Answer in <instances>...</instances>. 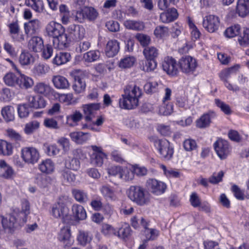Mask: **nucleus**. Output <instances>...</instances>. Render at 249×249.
<instances>
[{
	"mask_svg": "<svg viewBox=\"0 0 249 249\" xmlns=\"http://www.w3.org/2000/svg\"><path fill=\"white\" fill-rule=\"evenodd\" d=\"M107 158V155L106 153L92 154L90 156V162L96 166L101 167L104 163V159Z\"/></svg>",
	"mask_w": 249,
	"mask_h": 249,
	"instance_id": "48",
	"label": "nucleus"
},
{
	"mask_svg": "<svg viewBox=\"0 0 249 249\" xmlns=\"http://www.w3.org/2000/svg\"><path fill=\"white\" fill-rule=\"evenodd\" d=\"M52 81L54 87L57 89H67L70 87L68 80L60 75H53Z\"/></svg>",
	"mask_w": 249,
	"mask_h": 249,
	"instance_id": "26",
	"label": "nucleus"
},
{
	"mask_svg": "<svg viewBox=\"0 0 249 249\" xmlns=\"http://www.w3.org/2000/svg\"><path fill=\"white\" fill-rule=\"evenodd\" d=\"M119 50V42L116 40H110L106 45L105 53L108 57H112L118 53Z\"/></svg>",
	"mask_w": 249,
	"mask_h": 249,
	"instance_id": "24",
	"label": "nucleus"
},
{
	"mask_svg": "<svg viewBox=\"0 0 249 249\" xmlns=\"http://www.w3.org/2000/svg\"><path fill=\"white\" fill-rule=\"evenodd\" d=\"M100 191L103 196L107 200H115L117 199L114 191L109 187L103 186Z\"/></svg>",
	"mask_w": 249,
	"mask_h": 249,
	"instance_id": "39",
	"label": "nucleus"
},
{
	"mask_svg": "<svg viewBox=\"0 0 249 249\" xmlns=\"http://www.w3.org/2000/svg\"><path fill=\"white\" fill-rule=\"evenodd\" d=\"M220 25V18L214 15H208L203 18L202 26L209 33H215Z\"/></svg>",
	"mask_w": 249,
	"mask_h": 249,
	"instance_id": "8",
	"label": "nucleus"
},
{
	"mask_svg": "<svg viewBox=\"0 0 249 249\" xmlns=\"http://www.w3.org/2000/svg\"><path fill=\"white\" fill-rule=\"evenodd\" d=\"M100 52L98 50H91L84 54L83 59L85 61L91 63L99 59Z\"/></svg>",
	"mask_w": 249,
	"mask_h": 249,
	"instance_id": "42",
	"label": "nucleus"
},
{
	"mask_svg": "<svg viewBox=\"0 0 249 249\" xmlns=\"http://www.w3.org/2000/svg\"><path fill=\"white\" fill-rule=\"evenodd\" d=\"M73 217L77 220H83L87 218V213L84 208L79 204H73L71 208Z\"/></svg>",
	"mask_w": 249,
	"mask_h": 249,
	"instance_id": "28",
	"label": "nucleus"
},
{
	"mask_svg": "<svg viewBox=\"0 0 249 249\" xmlns=\"http://www.w3.org/2000/svg\"><path fill=\"white\" fill-rule=\"evenodd\" d=\"M18 76L13 72L7 73L3 77L4 83L9 87H16L17 86Z\"/></svg>",
	"mask_w": 249,
	"mask_h": 249,
	"instance_id": "38",
	"label": "nucleus"
},
{
	"mask_svg": "<svg viewBox=\"0 0 249 249\" xmlns=\"http://www.w3.org/2000/svg\"><path fill=\"white\" fill-rule=\"evenodd\" d=\"M28 46L30 49L35 52H40L43 48V41L41 38L33 36L29 40Z\"/></svg>",
	"mask_w": 249,
	"mask_h": 249,
	"instance_id": "30",
	"label": "nucleus"
},
{
	"mask_svg": "<svg viewBox=\"0 0 249 249\" xmlns=\"http://www.w3.org/2000/svg\"><path fill=\"white\" fill-rule=\"evenodd\" d=\"M239 66L231 67L230 68L223 70L219 74V77L221 80L224 82L225 87L229 90L233 91L239 90V88L236 85H232L228 81V79L231 75L235 72V70L238 69Z\"/></svg>",
	"mask_w": 249,
	"mask_h": 249,
	"instance_id": "11",
	"label": "nucleus"
},
{
	"mask_svg": "<svg viewBox=\"0 0 249 249\" xmlns=\"http://www.w3.org/2000/svg\"><path fill=\"white\" fill-rule=\"evenodd\" d=\"M135 37L142 46L148 45L151 42L150 37L146 35L138 33L136 34Z\"/></svg>",
	"mask_w": 249,
	"mask_h": 249,
	"instance_id": "62",
	"label": "nucleus"
},
{
	"mask_svg": "<svg viewBox=\"0 0 249 249\" xmlns=\"http://www.w3.org/2000/svg\"><path fill=\"white\" fill-rule=\"evenodd\" d=\"M168 31L167 27L163 26H159L155 28L154 34L157 38H162L168 35Z\"/></svg>",
	"mask_w": 249,
	"mask_h": 249,
	"instance_id": "60",
	"label": "nucleus"
},
{
	"mask_svg": "<svg viewBox=\"0 0 249 249\" xmlns=\"http://www.w3.org/2000/svg\"><path fill=\"white\" fill-rule=\"evenodd\" d=\"M65 28L60 23L54 21L49 22L45 27V34L53 38L54 47L59 49H64L68 47L71 40L65 33Z\"/></svg>",
	"mask_w": 249,
	"mask_h": 249,
	"instance_id": "1",
	"label": "nucleus"
},
{
	"mask_svg": "<svg viewBox=\"0 0 249 249\" xmlns=\"http://www.w3.org/2000/svg\"><path fill=\"white\" fill-rule=\"evenodd\" d=\"M67 197L61 196L59 198L57 202L52 208L51 214L54 218L60 219L64 222L69 219V209L67 206Z\"/></svg>",
	"mask_w": 249,
	"mask_h": 249,
	"instance_id": "4",
	"label": "nucleus"
},
{
	"mask_svg": "<svg viewBox=\"0 0 249 249\" xmlns=\"http://www.w3.org/2000/svg\"><path fill=\"white\" fill-rule=\"evenodd\" d=\"M155 145L161 158L168 160L172 157L174 150L168 141L164 139L158 140L156 141Z\"/></svg>",
	"mask_w": 249,
	"mask_h": 249,
	"instance_id": "7",
	"label": "nucleus"
},
{
	"mask_svg": "<svg viewBox=\"0 0 249 249\" xmlns=\"http://www.w3.org/2000/svg\"><path fill=\"white\" fill-rule=\"evenodd\" d=\"M17 72L19 74L17 86L20 89H25L31 88L34 84L33 79L31 77L22 74L19 70Z\"/></svg>",
	"mask_w": 249,
	"mask_h": 249,
	"instance_id": "20",
	"label": "nucleus"
},
{
	"mask_svg": "<svg viewBox=\"0 0 249 249\" xmlns=\"http://www.w3.org/2000/svg\"><path fill=\"white\" fill-rule=\"evenodd\" d=\"M40 21L37 19H34L26 22L24 24L25 33L27 36H31L36 34L40 27Z\"/></svg>",
	"mask_w": 249,
	"mask_h": 249,
	"instance_id": "19",
	"label": "nucleus"
},
{
	"mask_svg": "<svg viewBox=\"0 0 249 249\" xmlns=\"http://www.w3.org/2000/svg\"><path fill=\"white\" fill-rule=\"evenodd\" d=\"M142 90L135 85H127L124 89V93L119 100L120 107L123 109H132L139 105V98Z\"/></svg>",
	"mask_w": 249,
	"mask_h": 249,
	"instance_id": "2",
	"label": "nucleus"
},
{
	"mask_svg": "<svg viewBox=\"0 0 249 249\" xmlns=\"http://www.w3.org/2000/svg\"><path fill=\"white\" fill-rule=\"evenodd\" d=\"M15 111L13 107L6 106L1 108V114L6 122H12L15 119Z\"/></svg>",
	"mask_w": 249,
	"mask_h": 249,
	"instance_id": "29",
	"label": "nucleus"
},
{
	"mask_svg": "<svg viewBox=\"0 0 249 249\" xmlns=\"http://www.w3.org/2000/svg\"><path fill=\"white\" fill-rule=\"evenodd\" d=\"M238 40L239 44L242 47H246L249 46V30L248 29L244 30Z\"/></svg>",
	"mask_w": 249,
	"mask_h": 249,
	"instance_id": "59",
	"label": "nucleus"
},
{
	"mask_svg": "<svg viewBox=\"0 0 249 249\" xmlns=\"http://www.w3.org/2000/svg\"><path fill=\"white\" fill-rule=\"evenodd\" d=\"M86 18L89 21H94L98 17L99 14L96 9L92 7H84Z\"/></svg>",
	"mask_w": 249,
	"mask_h": 249,
	"instance_id": "53",
	"label": "nucleus"
},
{
	"mask_svg": "<svg viewBox=\"0 0 249 249\" xmlns=\"http://www.w3.org/2000/svg\"><path fill=\"white\" fill-rule=\"evenodd\" d=\"M178 65L176 60L170 56L165 57L162 62V68L166 73L171 76H175L178 73Z\"/></svg>",
	"mask_w": 249,
	"mask_h": 249,
	"instance_id": "12",
	"label": "nucleus"
},
{
	"mask_svg": "<svg viewBox=\"0 0 249 249\" xmlns=\"http://www.w3.org/2000/svg\"><path fill=\"white\" fill-rule=\"evenodd\" d=\"M34 91L38 94L43 95L46 97L54 92V90L49 84L43 82H39L35 85Z\"/></svg>",
	"mask_w": 249,
	"mask_h": 249,
	"instance_id": "18",
	"label": "nucleus"
},
{
	"mask_svg": "<svg viewBox=\"0 0 249 249\" xmlns=\"http://www.w3.org/2000/svg\"><path fill=\"white\" fill-rule=\"evenodd\" d=\"M75 72V81L72 88L76 93H81L85 91L86 87L85 78L87 76V72L80 70H76Z\"/></svg>",
	"mask_w": 249,
	"mask_h": 249,
	"instance_id": "10",
	"label": "nucleus"
},
{
	"mask_svg": "<svg viewBox=\"0 0 249 249\" xmlns=\"http://www.w3.org/2000/svg\"><path fill=\"white\" fill-rule=\"evenodd\" d=\"M71 54L67 52H61L56 54L53 59V63L57 66L64 64L71 59Z\"/></svg>",
	"mask_w": 249,
	"mask_h": 249,
	"instance_id": "32",
	"label": "nucleus"
},
{
	"mask_svg": "<svg viewBox=\"0 0 249 249\" xmlns=\"http://www.w3.org/2000/svg\"><path fill=\"white\" fill-rule=\"evenodd\" d=\"M178 65L181 71L188 74L193 73L198 66L196 60L190 55L182 56L179 60Z\"/></svg>",
	"mask_w": 249,
	"mask_h": 249,
	"instance_id": "6",
	"label": "nucleus"
},
{
	"mask_svg": "<svg viewBox=\"0 0 249 249\" xmlns=\"http://www.w3.org/2000/svg\"><path fill=\"white\" fill-rule=\"evenodd\" d=\"M173 105L169 102H162L159 107V113L160 114L167 116L170 115L173 111Z\"/></svg>",
	"mask_w": 249,
	"mask_h": 249,
	"instance_id": "50",
	"label": "nucleus"
},
{
	"mask_svg": "<svg viewBox=\"0 0 249 249\" xmlns=\"http://www.w3.org/2000/svg\"><path fill=\"white\" fill-rule=\"evenodd\" d=\"M128 196L129 199L139 206L148 205L150 196L144 188L140 186H131L128 190Z\"/></svg>",
	"mask_w": 249,
	"mask_h": 249,
	"instance_id": "3",
	"label": "nucleus"
},
{
	"mask_svg": "<svg viewBox=\"0 0 249 249\" xmlns=\"http://www.w3.org/2000/svg\"><path fill=\"white\" fill-rule=\"evenodd\" d=\"M72 194L76 200L79 202H85L88 200L87 194L83 190L73 189L72 191Z\"/></svg>",
	"mask_w": 249,
	"mask_h": 249,
	"instance_id": "54",
	"label": "nucleus"
},
{
	"mask_svg": "<svg viewBox=\"0 0 249 249\" xmlns=\"http://www.w3.org/2000/svg\"><path fill=\"white\" fill-rule=\"evenodd\" d=\"M214 149L221 160L225 159L231 152L228 142L222 139H219L215 142Z\"/></svg>",
	"mask_w": 249,
	"mask_h": 249,
	"instance_id": "13",
	"label": "nucleus"
},
{
	"mask_svg": "<svg viewBox=\"0 0 249 249\" xmlns=\"http://www.w3.org/2000/svg\"><path fill=\"white\" fill-rule=\"evenodd\" d=\"M10 32L12 35V37L18 41H22L24 40V37L23 35H20L19 37H17L19 33V28L17 22L11 23L9 26Z\"/></svg>",
	"mask_w": 249,
	"mask_h": 249,
	"instance_id": "44",
	"label": "nucleus"
},
{
	"mask_svg": "<svg viewBox=\"0 0 249 249\" xmlns=\"http://www.w3.org/2000/svg\"><path fill=\"white\" fill-rule=\"evenodd\" d=\"M28 106L34 108H42L46 106V101L41 96L28 95L26 97Z\"/></svg>",
	"mask_w": 249,
	"mask_h": 249,
	"instance_id": "17",
	"label": "nucleus"
},
{
	"mask_svg": "<svg viewBox=\"0 0 249 249\" xmlns=\"http://www.w3.org/2000/svg\"><path fill=\"white\" fill-rule=\"evenodd\" d=\"M17 221L14 215H0V231L11 232L15 228Z\"/></svg>",
	"mask_w": 249,
	"mask_h": 249,
	"instance_id": "9",
	"label": "nucleus"
},
{
	"mask_svg": "<svg viewBox=\"0 0 249 249\" xmlns=\"http://www.w3.org/2000/svg\"><path fill=\"white\" fill-rule=\"evenodd\" d=\"M13 153V146L11 143L0 140V155L10 156Z\"/></svg>",
	"mask_w": 249,
	"mask_h": 249,
	"instance_id": "40",
	"label": "nucleus"
},
{
	"mask_svg": "<svg viewBox=\"0 0 249 249\" xmlns=\"http://www.w3.org/2000/svg\"><path fill=\"white\" fill-rule=\"evenodd\" d=\"M213 112H209L202 115L196 121V126L199 128H205L210 126L211 120L215 117Z\"/></svg>",
	"mask_w": 249,
	"mask_h": 249,
	"instance_id": "22",
	"label": "nucleus"
},
{
	"mask_svg": "<svg viewBox=\"0 0 249 249\" xmlns=\"http://www.w3.org/2000/svg\"><path fill=\"white\" fill-rule=\"evenodd\" d=\"M68 31L73 39L83 38L85 36V29L81 25L73 24L69 27Z\"/></svg>",
	"mask_w": 249,
	"mask_h": 249,
	"instance_id": "23",
	"label": "nucleus"
},
{
	"mask_svg": "<svg viewBox=\"0 0 249 249\" xmlns=\"http://www.w3.org/2000/svg\"><path fill=\"white\" fill-rule=\"evenodd\" d=\"M235 12L239 16L245 17L249 14V0H237Z\"/></svg>",
	"mask_w": 249,
	"mask_h": 249,
	"instance_id": "21",
	"label": "nucleus"
},
{
	"mask_svg": "<svg viewBox=\"0 0 249 249\" xmlns=\"http://www.w3.org/2000/svg\"><path fill=\"white\" fill-rule=\"evenodd\" d=\"M123 24L127 29L134 31H142L145 28L144 23L139 20H126Z\"/></svg>",
	"mask_w": 249,
	"mask_h": 249,
	"instance_id": "31",
	"label": "nucleus"
},
{
	"mask_svg": "<svg viewBox=\"0 0 249 249\" xmlns=\"http://www.w3.org/2000/svg\"><path fill=\"white\" fill-rule=\"evenodd\" d=\"M101 232L106 236H111L116 235L117 231L112 225L105 223L102 225Z\"/></svg>",
	"mask_w": 249,
	"mask_h": 249,
	"instance_id": "52",
	"label": "nucleus"
},
{
	"mask_svg": "<svg viewBox=\"0 0 249 249\" xmlns=\"http://www.w3.org/2000/svg\"><path fill=\"white\" fill-rule=\"evenodd\" d=\"M240 26L237 24L226 29L224 32L225 36L228 38H232L238 35L240 31Z\"/></svg>",
	"mask_w": 249,
	"mask_h": 249,
	"instance_id": "56",
	"label": "nucleus"
},
{
	"mask_svg": "<svg viewBox=\"0 0 249 249\" xmlns=\"http://www.w3.org/2000/svg\"><path fill=\"white\" fill-rule=\"evenodd\" d=\"M157 67V63L155 59H146L144 63L143 64L142 70L149 72L153 71Z\"/></svg>",
	"mask_w": 249,
	"mask_h": 249,
	"instance_id": "58",
	"label": "nucleus"
},
{
	"mask_svg": "<svg viewBox=\"0 0 249 249\" xmlns=\"http://www.w3.org/2000/svg\"><path fill=\"white\" fill-rule=\"evenodd\" d=\"M159 53L158 49L154 46L146 47L143 50V54L145 59H155Z\"/></svg>",
	"mask_w": 249,
	"mask_h": 249,
	"instance_id": "43",
	"label": "nucleus"
},
{
	"mask_svg": "<svg viewBox=\"0 0 249 249\" xmlns=\"http://www.w3.org/2000/svg\"><path fill=\"white\" fill-rule=\"evenodd\" d=\"M147 187L153 194L159 195L163 194L166 188V184L155 179H149L147 181Z\"/></svg>",
	"mask_w": 249,
	"mask_h": 249,
	"instance_id": "14",
	"label": "nucleus"
},
{
	"mask_svg": "<svg viewBox=\"0 0 249 249\" xmlns=\"http://www.w3.org/2000/svg\"><path fill=\"white\" fill-rule=\"evenodd\" d=\"M183 147L186 151H191L196 148V141L192 139H186L184 141Z\"/></svg>",
	"mask_w": 249,
	"mask_h": 249,
	"instance_id": "64",
	"label": "nucleus"
},
{
	"mask_svg": "<svg viewBox=\"0 0 249 249\" xmlns=\"http://www.w3.org/2000/svg\"><path fill=\"white\" fill-rule=\"evenodd\" d=\"M134 175L132 171L127 167H122L119 178L125 181H129L133 179Z\"/></svg>",
	"mask_w": 249,
	"mask_h": 249,
	"instance_id": "51",
	"label": "nucleus"
},
{
	"mask_svg": "<svg viewBox=\"0 0 249 249\" xmlns=\"http://www.w3.org/2000/svg\"><path fill=\"white\" fill-rule=\"evenodd\" d=\"M40 123L38 121H31L25 124L24 131L26 134L30 135L38 129Z\"/></svg>",
	"mask_w": 249,
	"mask_h": 249,
	"instance_id": "55",
	"label": "nucleus"
},
{
	"mask_svg": "<svg viewBox=\"0 0 249 249\" xmlns=\"http://www.w3.org/2000/svg\"><path fill=\"white\" fill-rule=\"evenodd\" d=\"M49 70V66L39 63L35 66L33 69V72L36 76H41L47 73Z\"/></svg>",
	"mask_w": 249,
	"mask_h": 249,
	"instance_id": "45",
	"label": "nucleus"
},
{
	"mask_svg": "<svg viewBox=\"0 0 249 249\" xmlns=\"http://www.w3.org/2000/svg\"><path fill=\"white\" fill-rule=\"evenodd\" d=\"M58 100L60 102L65 104L66 105L74 104L76 102L73 100L72 93L58 94Z\"/></svg>",
	"mask_w": 249,
	"mask_h": 249,
	"instance_id": "57",
	"label": "nucleus"
},
{
	"mask_svg": "<svg viewBox=\"0 0 249 249\" xmlns=\"http://www.w3.org/2000/svg\"><path fill=\"white\" fill-rule=\"evenodd\" d=\"M83 117V115L79 111H75L72 114L66 117V124L71 127L76 126Z\"/></svg>",
	"mask_w": 249,
	"mask_h": 249,
	"instance_id": "33",
	"label": "nucleus"
},
{
	"mask_svg": "<svg viewBox=\"0 0 249 249\" xmlns=\"http://www.w3.org/2000/svg\"><path fill=\"white\" fill-rule=\"evenodd\" d=\"M18 61L22 66H28L34 62V57L28 52L23 51L19 56Z\"/></svg>",
	"mask_w": 249,
	"mask_h": 249,
	"instance_id": "36",
	"label": "nucleus"
},
{
	"mask_svg": "<svg viewBox=\"0 0 249 249\" xmlns=\"http://www.w3.org/2000/svg\"><path fill=\"white\" fill-rule=\"evenodd\" d=\"M178 17L177 10L172 8L160 15V20L163 23H169L175 20Z\"/></svg>",
	"mask_w": 249,
	"mask_h": 249,
	"instance_id": "25",
	"label": "nucleus"
},
{
	"mask_svg": "<svg viewBox=\"0 0 249 249\" xmlns=\"http://www.w3.org/2000/svg\"><path fill=\"white\" fill-rule=\"evenodd\" d=\"M100 107L99 104H89L83 105V109L85 120L87 121H91L94 118Z\"/></svg>",
	"mask_w": 249,
	"mask_h": 249,
	"instance_id": "16",
	"label": "nucleus"
},
{
	"mask_svg": "<svg viewBox=\"0 0 249 249\" xmlns=\"http://www.w3.org/2000/svg\"><path fill=\"white\" fill-rule=\"evenodd\" d=\"M92 239V236L89 232L82 230L79 231L77 239L81 246H85L91 242Z\"/></svg>",
	"mask_w": 249,
	"mask_h": 249,
	"instance_id": "34",
	"label": "nucleus"
},
{
	"mask_svg": "<svg viewBox=\"0 0 249 249\" xmlns=\"http://www.w3.org/2000/svg\"><path fill=\"white\" fill-rule=\"evenodd\" d=\"M18 116L21 118H26L29 114V108L25 104L19 105L18 107Z\"/></svg>",
	"mask_w": 249,
	"mask_h": 249,
	"instance_id": "63",
	"label": "nucleus"
},
{
	"mask_svg": "<svg viewBox=\"0 0 249 249\" xmlns=\"http://www.w3.org/2000/svg\"><path fill=\"white\" fill-rule=\"evenodd\" d=\"M39 169L43 173L51 174L54 171V165L51 160L47 159L39 164Z\"/></svg>",
	"mask_w": 249,
	"mask_h": 249,
	"instance_id": "35",
	"label": "nucleus"
},
{
	"mask_svg": "<svg viewBox=\"0 0 249 249\" xmlns=\"http://www.w3.org/2000/svg\"><path fill=\"white\" fill-rule=\"evenodd\" d=\"M58 239L65 247L72 245L73 240L71 237V232L70 228L64 227L61 228L58 234Z\"/></svg>",
	"mask_w": 249,
	"mask_h": 249,
	"instance_id": "15",
	"label": "nucleus"
},
{
	"mask_svg": "<svg viewBox=\"0 0 249 249\" xmlns=\"http://www.w3.org/2000/svg\"><path fill=\"white\" fill-rule=\"evenodd\" d=\"M30 206L29 202L26 200H23L21 202V211L19 213V219L25 222L27 216L30 213Z\"/></svg>",
	"mask_w": 249,
	"mask_h": 249,
	"instance_id": "49",
	"label": "nucleus"
},
{
	"mask_svg": "<svg viewBox=\"0 0 249 249\" xmlns=\"http://www.w3.org/2000/svg\"><path fill=\"white\" fill-rule=\"evenodd\" d=\"M43 125L50 129H58L59 128L57 121L52 118H45L43 121Z\"/></svg>",
	"mask_w": 249,
	"mask_h": 249,
	"instance_id": "61",
	"label": "nucleus"
},
{
	"mask_svg": "<svg viewBox=\"0 0 249 249\" xmlns=\"http://www.w3.org/2000/svg\"><path fill=\"white\" fill-rule=\"evenodd\" d=\"M136 62V58L133 56H126L119 62V67L121 69H127L132 67Z\"/></svg>",
	"mask_w": 249,
	"mask_h": 249,
	"instance_id": "46",
	"label": "nucleus"
},
{
	"mask_svg": "<svg viewBox=\"0 0 249 249\" xmlns=\"http://www.w3.org/2000/svg\"><path fill=\"white\" fill-rule=\"evenodd\" d=\"M21 158L26 163L33 165L37 163L40 158L39 152L35 147H24L21 150Z\"/></svg>",
	"mask_w": 249,
	"mask_h": 249,
	"instance_id": "5",
	"label": "nucleus"
},
{
	"mask_svg": "<svg viewBox=\"0 0 249 249\" xmlns=\"http://www.w3.org/2000/svg\"><path fill=\"white\" fill-rule=\"evenodd\" d=\"M25 4L37 13H42L44 9L42 0H26Z\"/></svg>",
	"mask_w": 249,
	"mask_h": 249,
	"instance_id": "37",
	"label": "nucleus"
},
{
	"mask_svg": "<svg viewBox=\"0 0 249 249\" xmlns=\"http://www.w3.org/2000/svg\"><path fill=\"white\" fill-rule=\"evenodd\" d=\"M131 224L136 229L140 228L141 226L146 229L148 226V222L143 217H138L136 215L131 218Z\"/></svg>",
	"mask_w": 249,
	"mask_h": 249,
	"instance_id": "41",
	"label": "nucleus"
},
{
	"mask_svg": "<svg viewBox=\"0 0 249 249\" xmlns=\"http://www.w3.org/2000/svg\"><path fill=\"white\" fill-rule=\"evenodd\" d=\"M70 137L76 143L82 144L89 139L90 134L81 131L72 132L70 134Z\"/></svg>",
	"mask_w": 249,
	"mask_h": 249,
	"instance_id": "27",
	"label": "nucleus"
},
{
	"mask_svg": "<svg viewBox=\"0 0 249 249\" xmlns=\"http://www.w3.org/2000/svg\"><path fill=\"white\" fill-rule=\"evenodd\" d=\"M61 174L64 181L68 183L71 184L76 179L75 175L69 168L64 169L61 171Z\"/></svg>",
	"mask_w": 249,
	"mask_h": 249,
	"instance_id": "47",
	"label": "nucleus"
}]
</instances>
